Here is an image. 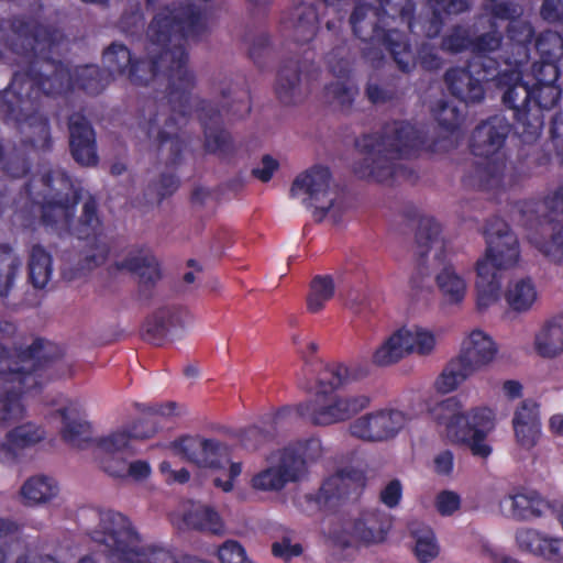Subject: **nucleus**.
<instances>
[{
  "label": "nucleus",
  "mask_w": 563,
  "mask_h": 563,
  "mask_svg": "<svg viewBox=\"0 0 563 563\" xmlns=\"http://www.w3.org/2000/svg\"><path fill=\"white\" fill-rule=\"evenodd\" d=\"M499 81L503 84L504 103L516 111L518 122L527 126L528 139L537 137L543 128L544 110H551L560 100L561 89L556 85L560 76L553 65L547 71L526 70L530 54L519 60L518 47L508 46Z\"/></svg>",
  "instance_id": "20e7f679"
},
{
  "label": "nucleus",
  "mask_w": 563,
  "mask_h": 563,
  "mask_svg": "<svg viewBox=\"0 0 563 563\" xmlns=\"http://www.w3.org/2000/svg\"><path fill=\"white\" fill-rule=\"evenodd\" d=\"M268 440V434L256 426L243 430L240 434L241 445L247 451H255Z\"/></svg>",
  "instance_id": "e2e57ef3"
},
{
  "label": "nucleus",
  "mask_w": 563,
  "mask_h": 563,
  "mask_svg": "<svg viewBox=\"0 0 563 563\" xmlns=\"http://www.w3.org/2000/svg\"><path fill=\"white\" fill-rule=\"evenodd\" d=\"M278 168V162L269 155L262 158L260 165L254 168L253 174L262 181H268L275 170Z\"/></svg>",
  "instance_id": "774afa93"
},
{
  "label": "nucleus",
  "mask_w": 563,
  "mask_h": 563,
  "mask_svg": "<svg viewBox=\"0 0 563 563\" xmlns=\"http://www.w3.org/2000/svg\"><path fill=\"white\" fill-rule=\"evenodd\" d=\"M18 542V526L0 518V563H7L9 549Z\"/></svg>",
  "instance_id": "13d9d810"
},
{
  "label": "nucleus",
  "mask_w": 563,
  "mask_h": 563,
  "mask_svg": "<svg viewBox=\"0 0 563 563\" xmlns=\"http://www.w3.org/2000/svg\"><path fill=\"white\" fill-rule=\"evenodd\" d=\"M70 147L76 162L85 166L97 163L95 133L87 120L80 114H74L69 120Z\"/></svg>",
  "instance_id": "7c9ffc66"
},
{
  "label": "nucleus",
  "mask_w": 563,
  "mask_h": 563,
  "mask_svg": "<svg viewBox=\"0 0 563 563\" xmlns=\"http://www.w3.org/2000/svg\"><path fill=\"white\" fill-rule=\"evenodd\" d=\"M498 353L499 346L495 339L487 331L474 328L463 335L457 356L476 372L492 365Z\"/></svg>",
  "instance_id": "5701e85b"
},
{
  "label": "nucleus",
  "mask_w": 563,
  "mask_h": 563,
  "mask_svg": "<svg viewBox=\"0 0 563 563\" xmlns=\"http://www.w3.org/2000/svg\"><path fill=\"white\" fill-rule=\"evenodd\" d=\"M358 479L357 476H352L344 472L328 477L317 495V504L320 507L334 506L340 499L358 486Z\"/></svg>",
  "instance_id": "4c0bfd02"
},
{
  "label": "nucleus",
  "mask_w": 563,
  "mask_h": 563,
  "mask_svg": "<svg viewBox=\"0 0 563 563\" xmlns=\"http://www.w3.org/2000/svg\"><path fill=\"white\" fill-rule=\"evenodd\" d=\"M379 7L373 8L361 0L355 4L350 23L355 36L369 47L364 48L368 59H375L372 49L386 48L393 55L399 68L409 71L416 64L412 53L405 41V30L412 29L410 0H378Z\"/></svg>",
  "instance_id": "39448f33"
},
{
  "label": "nucleus",
  "mask_w": 563,
  "mask_h": 563,
  "mask_svg": "<svg viewBox=\"0 0 563 563\" xmlns=\"http://www.w3.org/2000/svg\"><path fill=\"white\" fill-rule=\"evenodd\" d=\"M301 476L302 460L291 457L289 461L287 454L278 450L268 457V466L253 477L252 485L258 490H279Z\"/></svg>",
  "instance_id": "412c9836"
},
{
  "label": "nucleus",
  "mask_w": 563,
  "mask_h": 563,
  "mask_svg": "<svg viewBox=\"0 0 563 563\" xmlns=\"http://www.w3.org/2000/svg\"><path fill=\"white\" fill-rule=\"evenodd\" d=\"M59 355L57 345L42 339L21 345L14 355L0 345V422L23 418L22 395L42 387V368Z\"/></svg>",
  "instance_id": "423d86ee"
},
{
  "label": "nucleus",
  "mask_w": 563,
  "mask_h": 563,
  "mask_svg": "<svg viewBox=\"0 0 563 563\" xmlns=\"http://www.w3.org/2000/svg\"><path fill=\"white\" fill-rule=\"evenodd\" d=\"M220 563H256L247 554L245 548L236 540H227L216 551Z\"/></svg>",
  "instance_id": "5fc2aeb1"
},
{
  "label": "nucleus",
  "mask_w": 563,
  "mask_h": 563,
  "mask_svg": "<svg viewBox=\"0 0 563 563\" xmlns=\"http://www.w3.org/2000/svg\"><path fill=\"white\" fill-rule=\"evenodd\" d=\"M434 506L441 516H452L461 507V497L453 490H442L437 495Z\"/></svg>",
  "instance_id": "bf43d9fd"
},
{
  "label": "nucleus",
  "mask_w": 563,
  "mask_h": 563,
  "mask_svg": "<svg viewBox=\"0 0 563 563\" xmlns=\"http://www.w3.org/2000/svg\"><path fill=\"white\" fill-rule=\"evenodd\" d=\"M44 428L34 422L21 423L5 434L0 442V461L11 462L15 459L18 451L31 448L45 439Z\"/></svg>",
  "instance_id": "2f4dec72"
},
{
  "label": "nucleus",
  "mask_w": 563,
  "mask_h": 563,
  "mask_svg": "<svg viewBox=\"0 0 563 563\" xmlns=\"http://www.w3.org/2000/svg\"><path fill=\"white\" fill-rule=\"evenodd\" d=\"M41 69L45 74L16 73L10 87L0 96L2 111L20 123L21 132L31 136L30 141L36 148L45 147L49 140L46 120L34 113L40 91L47 96L58 95L78 86L90 93H97L104 87L100 70L93 65L78 67L75 78H71L69 69L62 64L45 62Z\"/></svg>",
  "instance_id": "7ed1b4c3"
},
{
  "label": "nucleus",
  "mask_w": 563,
  "mask_h": 563,
  "mask_svg": "<svg viewBox=\"0 0 563 563\" xmlns=\"http://www.w3.org/2000/svg\"><path fill=\"white\" fill-rule=\"evenodd\" d=\"M290 196L311 210L318 221L328 218L338 222L344 209L329 168L321 165L300 173L291 184Z\"/></svg>",
  "instance_id": "9b49d317"
},
{
  "label": "nucleus",
  "mask_w": 563,
  "mask_h": 563,
  "mask_svg": "<svg viewBox=\"0 0 563 563\" xmlns=\"http://www.w3.org/2000/svg\"><path fill=\"white\" fill-rule=\"evenodd\" d=\"M119 267L139 275L146 282H153L159 276L157 260L148 250L131 253Z\"/></svg>",
  "instance_id": "37998d69"
},
{
  "label": "nucleus",
  "mask_w": 563,
  "mask_h": 563,
  "mask_svg": "<svg viewBox=\"0 0 563 563\" xmlns=\"http://www.w3.org/2000/svg\"><path fill=\"white\" fill-rule=\"evenodd\" d=\"M20 498L29 507L47 505L58 498V482L48 475L37 474L29 477L20 488Z\"/></svg>",
  "instance_id": "f704fd0d"
},
{
  "label": "nucleus",
  "mask_w": 563,
  "mask_h": 563,
  "mask_svg": "<svg viewBox=\"0 0 563 563\" xmlns=\"http://www.w3.org/2000/svg\"><path fill=\"white\" fill-rule=\"evenodd\" d=\"M391 527L390 516L379 509H367L357 515L349 527L351 539L364 545L386 540Z\"/></svg>",
  "instance_id": "a878e982"
},
{
  "label": "nucleus",
  "mask_w": 563,
  "mask_h": 563,
  "mask_svg": "<svg viewBox=\"0 0 563 563\" xmlns=\"http://www.w3.org/2000/svg\"><path fill=\"white\" fill-rule=\"evenodd\" d=\"M407 423L406 415L396 409H380L357 418L352 435L366 441H384L395 437Z\"/></svg>",
  "instance_id": "aec40b11"
},
{
  "label": "nucleus",
  "mask_w": 563,
  "mask_h": 563,
  "mask_svg": "<svg viewBox=\"0 0 563 563\" xmlns=\"http://www.w3.org/2000/svg\"><path fill=\"white\" fill-rule=\"evenodd\" d=\"M438 345L435 332L418 324L405 325L394 331L373 352L372 362L378 366H388L416 354L431 355Z\"/></svg>",
  "instance_id": "f3484780"
},
{
  "label": "nucleus",
  "mask_w": 563,
  "mask_h": 563,
  "mask_svg": "<svg viewBox=\"0 0 563 563\" xmlns=\"http://www.w3.org/2000/svg\"><path fill=\"white\" fill-rule=\"evenodd\" d=\"M214 126H209L205 121V136H206V147L209 152L221 153L224 152L228 147L230 136L229 134L220 129L217 124L218 121L214 120Z\"/></svg>",
  "instance_id": "4d7b16f0"
},
{
  "label": "nucleus",
  "mask_w": 563,
  "mask_h": 563,
  "mask_svg": "<svg viewBox=\"0 0 563 563\" xmlns=\"http://www.w3.org/2000/svg\"><path fill=\"white\" fill-rule=\"evenodd\" d=\"M334 282L331 276H317L312 279L307 297V307L310 312L321 311L334 295Z\"/></svg>",
  "instance_id": "09e8293b"
},
{
  "label": "nucleus",
  "mask_w": 563,
  "mask_h": 563,
  "mask_svg": "<svg viewBox=\"0 0 563 563\" xmlns=\"http://www.w3.org/2000/svg\"><path fill=\"white\" fill-rule=\"evenodd\" d=\"M470 30L457 27L443 41V48L450 52L470 49L474 57L467 68L455 67L445 75L446 85L457 99L465 103H476L484 99V81H494L503 90L499 78L503 68L497 69V62L490 54L501 47V40L489 34L474 35Z\"/></svg>",
  "instance_id": "0eeeda50"
},
{
  "label": "nucleus",
  "mask_w": 563,
  "mask_h": 563,
  "mask_svg": "<svg viewBox=\"0 0 563 563\" xmlns=\"http://www.w3.org/2000/svg\"><path fill=\"white\" fill-rule=\"evenodd\" d=\"M486 249L476 262H484L488 271L515 267L520 260L518 239L508 224L500 220L489 223L485 231Z\"/></svg>",
  "instance_id": "6ab92c4d"
},
{
  "label": "nucleus",
  "mask_w": 563,
  "mask_h": 563,
  "mask_svg": "<svg viewBox=\"0 0 563 563\" xmlns=\"http://www.w3.org/2000/svg\"><path fill=\"white\" fill-rule=\"evenodd\" d=\"M114 431H123L132 444L133 440H143L153 437L156 433V427L148 420H139L132 426H124L115 429Z\"/></svg>",
  "instance_id": "052dcab7"
},
{
  "label": "nucleus",
  "mask_w": 563,
  "mask_h": 563,
  "mask_svg": "<svg viewBox=\"0 0 563 563\" xmlns=\"http://www.w3.org/2000/svg\"><path fill=\"white\" fill-rule=\"evenodd\" d=\"M536 48L540 60L531 66V70L547 71V67L553 65L560 70L559 63L563 58V38L553 31L541 33L536 42Z\"/></svg>",
  "instance_id": "58836bf2"
},
{
  "label": "nucleus",
  "mask_w": 563,
  "mask_h": 563,
  "mask_svg": "<svg viewBox=\"0 0 563 563\" xmlns=\"http://www.w3.org/2000/svg\"><path fill=\"white\" fill-rule=\"evenodd\" d=\"M416 252L423 263H443L449 247L440 223L432 217H422L416 238Z\"/></svg>",
  "instance_id": "bb28decb"
},
{
  "label": "nucleus",
  "mask_w": 563,
  "mask_h": 563,
  "mask_svg": "<svg viewBox=\"0 0 563 563\" xmlns=\"http://www.w3.org/2000/svg\"><path fill=\"white\" fill-rule=\"evenodd\" d=\"M139 137L147 140L157 150L176 154L180 151V141L176 134L174 119L167 120L156 107L150 106L139 122Z\"/></svg>",
  "instance_id": "4be33fe9"
},
{
  "label": "nucleus",
  "mask_w": 563,
  "mask_h": 563,
  "mask_svg": "<svg viewBox=\"0 0 563 563\" xmlns=\"http://www.w3.org/2000/svg\"><path fill=\"white\" fill-rule=\"evenodd\" d=\"M433 18L424 26L428 37L437 36L442 25V14H455L463 12L468 7V0H430Z\"/></svg>",
  "instance_id": "de8ad7c7"
},
{
  "label": "nucleus",
  "mask_w": 563,
  "mask_h": 563,
  "mask_svg": "<svg viewBox=\"0 0 563 563\" xmlns=\"http://www.w3.org/2000/svg\"><path fill=\"white\" fill-rule=\"evenodd\" d=\"M173 452L200 467L222 470L229 465L227 479L223 481L219 476L213 479L214 485L223 492H230L233 488L234 479L242 472L240 463L230 462L228 446L214 439L184 437L174 443Z\"/></svg>",
  "instance_id": "dca6fc26"
},
{
  "label": "nucleus",
  "mask_w": 563,
  "mask_h": 563,
  "mask_svg": "<svg viewBox=\"0 0 563 563\" xmlns=\"http://www.w3.org/2000/svg\"><path fill=\"white\" fill-rule=\"evenodd\" d=\"M475 306L479 312H485L501 298V282L496 272L488 271L484 262L475 263Z\"/></svg>",
  "instance_id": "c9c22d12"
},
{
  "label": "nucleus",
  "mask_w": 563,
  "mask_h": 563,
  "mask_svg": "<svg viewBox=\"0 0 563 563\" xmlns=\"http://www.w3.org/2000/svg\"><path fill=\"white\" fill-rule=\"evenodd\" d=\"M318 15L312 5L298 7L294 12V37L297 42L311 41L318 31Z\"/></svg>",
  "instance_id": "a18cd8bd"
},
{
  "label": "nucleus",
  "mask_w": 563,
  "mask_h": 563,
  "mask_svg": "<svg viewBox=\"0 0 563 563\" xmlns=\"http://www.w3.org/2000/svg\"><path fill=\"white\" fill-rule=\"evenodd\" d=\"M532 349L542 358L553 360L563 355V316L549 318L539 327Z\"/></svg>",
  "instance_id": "72a5a7b5"
},
{
  "label": "nucleus",
  "mask_w": 563,
  "mask_h": 563,
  "mask_svg": "<svg viewBox=\"0 0 563 563\" xmlns=\"http://www.w3.org/2000/svg\"><path fill=\"white\" fill-rule=\"evenodd\" d=\"M509 124L505 118L495 115L479 124L472 136V152L479 159L476 163V181L484 189L505 187L511 184L507 174L503 150Z\"/></svg>",
  "instance_id": "9d476101"
},
{
  "label": "nucleus",
  "mask_w": 563,
  "mask_h": 563,
  "mask_svg": "<svg viewBox=\"0 0 563 563\" xmlns=\"http://www.w3.org/2000/svg\"><path fill=\"white\" fill-rule=\"evenodd\" d=\"M184 523L187 528L197 529L212 534L224 533V523L212 508L205 505H195L184 516Z\"/></svg>",
  "instance_id": "79ce46f5"
},
{
  "label": "nucleus",
  "mask_w": 563,
  "mask_h": 563,
  "mask_svg": "<svg viewBox=\"0 0 563 563\" xmlns=\"http://www.w3.org/2000/svg\"><path fill=\"white\" fill-rule=\"evenodd\" d=\"M487 434L471 432L467 440L459 441L457 443L467 444L473 455L485 459L492 453V448L485 442Z\"/></svg>",
  "instance_id": "0e129e2a"
},
{
  "label": "nucleus",
  "mask_w": 563,
  "mask_h": 563,
  "mask_svg": "<svg viewBox=\"0 0 563 563\" xmlns=\"http://www.w3.org/2000/svg\"><path fill=\"white\" fill-rule=\"evenodd\" d=\"M208 30L206 5H166L148 25L144 58L133 59L124 45L114 43L104 52L103 63L111 74H126L132 85L164 87L169 101L183 106L195 85L186 44Z\"/></svg>",
  "instance_id": "f257e3e1"
},
{
  "label": "nucleus",
  "mask_w": 563,
  "mask_h": 563,
  "mask_svg": "<svg viewBox=\"0 0 563 563\" xmlns=\"http://www.w3.org/2000/svg\"><path fill=\"white\" fill-rule=\"evenodd\" d=\"M22 267L21 258L7 244H0V296L4 297L12 288L16 273Z\"/></svg>",
  "instance_id": "49530a36"
},
{
  "label": "nucleus",
  "mask_w": 563,
  "mask_h": 563,
  "mask_svg": "<svg viewBox=\"0 0 563 563\" xmlns=\"http://www.w3.org/2000/svg\"><path fill=\"white\" fill-rule=\"evenodd\" d=\"M516 544L526 553L559 563L563 555V538L551 537L532 528L517 530Z\"/></svg>",
  "instance_id": "c85d7f7f"
},
{
  "label": "nucleus",
  "mask_w": 563,
  "mask_h": 563,
  "mask_svg": "<svg viewBox=\"0 0 563 563\" xmlns=\"http://www.w3.org/2000/svg\"><path fill=\"white\" fill-rule=\"evenodd\" d=\"M272 553L278 559L289 561L302 553V547L297 542H291L289 538H283L272 544Z\"/></svg>",
  "instance_id": "680f3d73"
},
{
  "label": "nucleus",
  "mask_w": 563,
  "mask_h": 563,
  "mask_svg": "<svg viewBox=\"0 0 563 563\" xmlns=\"http://www.w3.org/2000/svg\"><path fill=\"white\" fill-rule=\"evenodd\" d=\"M426 146L420 130L409 122H394L380 136L367 135L357 142L364 159L354 170L362 178L385 181L398 174L395 159L413 155Z\"/></svg>",
  "instance_id": "6e6552de"
},
{
  "label": "nucleus",
  "mask_w": 563,
  "mask_h": 563,
  "mask_svg": "<svg viewBox=\"0 0 563 563\" xmlns=\"http://www.w3.org/2000/svg\"><path fill=\"white\" fill-rule=\"evenodd\" d=\"M412 550L419 563H429L440 554V544L434 531L427 525L412 522L409 527Z\"/></svg>",
  "instance_id": "ea45409f"
},
{
  "label": "nucleus",
  "mask_w": 563,
  "mask_h": 563,
  "mask_svg": "<svg viewBox=\"0 0 563 563\" xmlns=\"http://www.w3.org/2000/svg\"><path fill=\"white\" fill-rule=\"evenodd\" d=\"M429 412L439 431L450 442L465 441L471 432L489 433L496 426L494 409L482 406L464 412L457 397L435 404L429 408Z\"/></svg>",
  "instance_id": "ddd939ff"
},
{
  "label": "nucleus",
  "mask_w": 563,
  "mask_h": 563,
  "mask_svg": "<svg viewBox=\"0 0 563 563\" xmlns=\"http://www.w3.org/2000/svg\"><path fill=\"white\" fill-rule=\"evenodd\" d=\"M367 371L358 364L325 362L321 358L306 361L297 375L301 389L310 390L316 384L317 391H330L342 388L365 377Z\"/></svg>",
  "instance_id": "a211bd4d"
},
{
  "label": "nucleus",
  "mask_w": 563,
  "mask_h": 563,
  "mask_svg": "<svg viewBox=\"0 0 563 563\" xmlns=\"http://www.w3.org/2000/svg\"><path fill=\"white\" fill-rule=\"evenodd\" d=\"M133 454V444L123 431H110L96 440L93 460L104 473L115 478L143 482L152 473L151 465L143 460L129 462L128 457Z\"/></svg>",
  "instance_id": "4468645a"
},
{
  "label": "nucleus",
  "mask_w": 563,
  "mask_h": 563,
  "mask_svg": "<svg viewBox=\"0 0 563 563\" xmlns=\"http://www.w3.org/2000/svg\"><path fill=\"white\" fill-rule=\"evenodd\" d=\"M433 112L440 126L457 140L461 135L463 113L454 104L448 102L440 103Z\"/></svg>",
  "instance_id": "3c124183"
},
{
  "label": "nucleus",
  "mask_w": 563,
  "mask_h": 563,
  "mask_svg": "<svg viewBox=\"0 0 563 563\" xmlns=\"http://www.w3.org/2000/svg\"><path fill=\"white\" fill-rule=\"evenodd\" d=\"M63 421L60 430L63 440L73 448L95 450L96 440L92 439L91 426L79 417L78 408L75 405L63 407L58 410Z\"/></svg>",
  "instance_id": "473e14b6"
},
{
  "label": "nucleus",
  "mask_w": 563,
  "mask_h": 563,
  "mask_svg": "<svg viewBox=\"0 0 563 563\" xmlns=\"http://www.w3.org/2000/svg\"><path fill=\"white\" fill-rule=\"evenodd\" d=\"M52 276L51 255L41 246H34L30 260V278L36 288L47 285Z\"/></svg>",
  "instance_id": "8fccbe9b"
},
{
  "label": "nucleus",
  "mask_w": 563,
  "mask_h": 563,
  "mask_svg": "<svg viewBox=\"0 0 563 563\" xmlns=\"http://www.w3.org/2000/svg\"><path fill=\"white\" fill-rule=\"evenodd\" d=\"M539 296L536 282L528 276L511 278L504 292L507 306L517 313H527L532 310Z\"/></svg>",
  "instance_id": "e433bc0d"
},
{
  "label": "nucleus",
  "mask_w": 563,
  "mask_h": 563,
  "mask_svg": "<svg viewBox=\"0 0 563 563\" xmlns=\"http://www.w3.org/2000/svg\"><path fill=\"white\" fill-rule=\"evenodd\" d=\"M441 301L445 307H461L470 291L467 275L453 265H446L434 277Z\"/></svg>",
  "instance_id": "c756f323"
},
{
  "label": "nucleus",
  "mask_w": 563,
  "mask_h": 563,
  "mask_svg": "<svg viewBox=\"0 0 563 563\" xmlns=\"http://www.w3.org/2000/svg\"><path fill=\"white\" fill-rule=\"evenodd\" d=\"M327 60L331 73L338 80L325 86L324 99L340 108H350L357 95L356 86L349 80L351 63L339 51L330 53Z\"/></svg>",
  "instance_id": "b1692460"
},
{
  "label": "nucleus",
  "mask_w": 563,
  "mask_h": 563,
  "mask_svg": "<svg viewBox=\"0 0 563 563\" xmlns=\"http://www.w3.org/2000/svg\"><path fill=\"white\" fill-rule=\"evenodd\" d=\"M474 369L459 356L452 358L434 382V388L441 394H449L457 389L473 374Z\"/></svg>",
  "instance_id": "a19ab883"
},
{
  "label": "nucleus",
  "mask_w": 563,
  "mask_h": 563,
  "mask_svg": "<svg viewBox=\"0 0 563 563\" xmlns=\"http://www.w3.org/2000/svg\"><path fill=\"white\" fill-rule=\"evenodd\" d=\"M486 13L482 15L474 26L472 35L489 34L498 36L501 23L507 24V46L515 44L518 47L519 60L528 57V44H530L533 29L531 24L521 19L522 8L512 0H487Z\"/></svg>",
  "instance_id": "2eb2a0df"
},
{
  "label": "nucleus",
  "mask_w": 563,
  "mask_h": 563,
  "mask_svg": "<svg viewBox=\"0 0 563 563\" xmlns=\"http://www.w3.org/2000/svg\"><path fill=\"white\" fill-rule=\"evenodd\" d=\"M547 508L548 503L533 489H519L499 500L501 515L517 520L541 517Z\"/></svg>",
  "instance_id": "cd10ccee"
},
{
  "label": "nucleus",
  "mask_w": 563,
  "mask_h": 563,
  "mask_svg": "<svg viewBox=\"0 0 563 563\" xmlns=\"http://www.w3.org/2000/svg\"><path fill=\"white\" fill-rule=\"evenodd\" d=\"M27 195L34 205H38L46 227L59 235L74 234L80 240H89L80 257L79 267L74 274L65 273L67 278L86 274L107 261L109 247L101 236L100 221L93 201L85 202L80 220L75 227L71 224L79 190L62 169H45L41 175L33 176L27 186Z\"/></svg>",
  "instance_id": "f03ea898"
},
{
  "label": "nucleus",
  "mask_w": 563,
  "mask_h": 563,
  "mask_svg": "<svg viewBox=\"0 0 563 563\" xmlns=\"http://www.w3.org/2000/svg\"><path fill=\"white\" fill-rule=\"evenodd\" d=\"M540 15L548 22H560L563 24V0H543Z\"/></svg>",
  "instance_id": "69168bd1"
},
{
  "label": "nucleus",
  "mask_w": 563,
  "mask_h": 563,
  "mask_svg": "<svg viewBox=\"0 0 563 563\" xmlns=\"http://www.w3.org/2000/svg\"><path fill=\"white\" fill-rule=\"evenodd\" d=\"M285 454H287L288 460L301 459L302 460V475L305 474L306 464L309 461H313L321 455L322 446L321 441L319 439H309L305 441H300L294 444H289L282 449Z\"/></svg>",
  "instance_id": "603ef678"
},
{
  "label": "nucleus",
  "mask_w": 563,
  "mask_h": 563,
  "mask_svg": "<svg viewBox=\"0 0 563 563\" xmlns=\"http://www.w3.org/2000/svg\"><path fill=\"white\" fill-rule=\"evenodd\" d=\"M511 422L516 442L526 450L534 448L542 432L540 404L531 398L522 400Z\"/></svg>",
  "instance_id": "393cba45"
},
{
  "label": "nucleus",
  "mask_w": 563,
  "mask_h": 563,
  "mask_svg": "<svg viewBox=\"0 0 563 563\" xmlns=\"http://www.w3.org/2000/svg\"><path fill=\"white\" fill-rule=\"evenodd\" d=\"M276 93L284 103H292L302 97L303 89L297 65H288L280 69L276 81Z\"/></svg>",
  "instance_id": "c03bdc74"
},
{
  "label": "nucleus",
  "mask_w": 563,
  "mask_h": 563,
  "mask_svg": "<svg viewBox=\"0 0 563 563\" xmlns=\"http://www.w3.org/2000/svg\"><path fill=\"white\" fill-rule=\"evenodd\" d=\"M402 496V485L398 479L390 481L380 492V500L389 508L396 507Z\"/></svg>",
  "instance_id": "338daca9"
},
{
  "label": "nucleus",
  "mask_w": 563,
  "mask_h": 563,
  "mask_svg": "<svg viewBox=\"0 0 563 563\" xmlns=\"http://www.w3.org/2000/svg\"><path fill=\"white\" fill-rule=\"evenodd\" d=\"M90 536L112 563H180L170 549L145 545L131 520L118 511H102Z\"/></svg>",
  "instance_id": "1a4fd4ad"
},
{
  "label": "nucleus",
  "mask_w": 563,
  "mask_h": 563,
  "mask_svg": "<svg viewBox=\"0 0 563 563\" xmlns=\"http://www.w3.org/2000/svg\"><path fill=\"white\" fill-rule=\"evenodd\" d=\"M532 243L549 258L556 263L563 264V227L552 228V236L550 241H541L537 236L531 238Z\"/></svg>",
  "instance_id": "6e6d98bb"
},
{
  "label": "nucleus",
  "mask_w": 563,
  "mask_h": 563,
  "mask_svg": "<svg viewBox=\"0 0 563 563\" xmlns=\"http://www.w3.org/2000/svg\"><path fill=\"white\" fill-rule=\"evenodd\" d=\"M369 404L365 395H339L330 391H316L313 398L286 406L276 412V419L280 420L296 412L299 417L313 426L328 427L351 419Z\"/></svg>",
  "instance_id": "f8f14e48"
},
{
  "label": "nucleus",
  "mask_w": 563,
  "mask_h": 563,
  "mask_svg": "<svg viewBox=\"0 0 563 563\" xmlns=\"http://www.w3.org/2000/svg\"><path fill=\"white\" fill-rule=\"evenodd\" d=\"M19 36L23 37V41H26L27 44L32 46L31 48L34 53L43 56L46 48L49 52L53 49L57 38V34L55 32H51L42 26L32 31L27 27L25 31H21Z\"/></svg>",
  "instance_id": "864d4df0"
}]
</instances>
